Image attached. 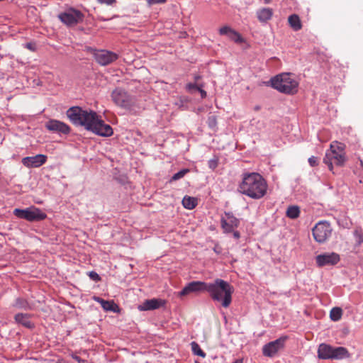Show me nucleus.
<instances>
[{"mask_svg": "<svg viewBox=\"0 0 363 363\" xmlns=\"http://www.w3.org/2000/svg\"><path fill=\"white\" fill-rule=\"evenodd\" d=\"M340 255L335 252L318 255L315 257L317 266L323 267L327 265H335L340 261Z\"/></svg>", "mask_w": 363, "mask_h": 363, "instance_id": "nucleus-13", "label": "nucleus"}, {"mask_svg": "<svg viewBox=\"0 0 363 363\" xmlns=\"http://www.w3.org/2000/svg\"><path fill=\"white\" fill-rule=\"evenodd\" d=\"M208 283L200 281H194L187 284L183 289L179 291V296H186L191 293H196L202 291H207V286Z\"/></svg>", "mask_w": 363, "mask_h": 363, "instance_id": "nucleus-15", "label": "nucleus"}, {"mask_svg": "<svg viewBox=\"0 0 363 363\" xmlns=\"http://www.w3.org/2000/svg\"><path fill=\"white\" fill-rule=\"evenodd\" d=\"M220 223L224 233H228L233 232L238 226L239 220L232 213L225 212V216L220 219Z\"/></svg>", "mask_w": 363, "mask_h": 363, "instance_id": "nucleus-14", "label": "nucleus"}, {"mask_svg": "<svg viewBox=\"0 0 363 363\" xmlns=\"http://www.w3.org/2000/svg\"><path fill=\"white\" fill-rule=\"evenodd\" d=\"M345 149V144L338 141H333L330 145V149L325 152L323 162L333 174V164L342 167L347 160Z\"/></svg>", "mask_w": 363, "mask_h": 363, "instance_id": "nucleus-4", "label": "nucleus"}, {"mask_svg": "<svg viewBox=\"0 0 363 363\" xmlns=\"http://www.w3.org/2000/svg\"><path fill=\"white\" fill-rule=\"evenodd\" d=\"M96 62L101 65L105 66L116 61L118 56L116 53L108 50H99L94 54Z\"/></svg>", "mask_w": 363, "mask_h": 363, "instance_id": "nucleus-16", "label": "nucleus"}, {"mask_svg": "<svg viewBox=\"0 0 363 363\" xmlns=\"http://www.w3.org/2000/svg\"><path fill=\"white\" fill-rule=\"evenodd\" d=\"M308 163L311 167H315L318 164V157L312 156L308 158Z\"/></svg>", "mask_w": 363, "mask_h": 363, "instance_id": "nucleus-35", "label": "nucleus"}, {"mask_svg": "<svg viewBox=\"0 0 363 363\" xmlns=\"http://www.w3.org/2000/svg\"><path fill=\"white\" fill-rule=\"evenodd\" d=\"M266 180L258 173H251V199L262 198L267 191Z\"/></svg>", "mask_w": 363, "mask_h": 363, "instance_id": "nucleus-7", "label": "nucleus"}, {"mask_svg": "<svg viewBox=\"0 0 363 363\" xmlns=\"http://www.w3.org/2000/svg\"><path fill=\"white\" fill-rule=\"evenodd\" d=\"M111 98L117 106L129 111H136L138 107L135 97L121 88L115 89L111 93Z\"/></svg>", "mask_w": 363, "mask_h": 363, "instance_id": "nucleus-5", "label": "nucleus"}, {"mask_svg": "<svg viewBox=\"0 0 363 363\" xmlns=\"http://www.w3.org/2000/svg\"><path fill=\"white\" fill-rule=\"evenodd\" d=\"M242 176L238 190L240 193L250 196V172H245Z\"/></svg>", "mask_w": 363, "mask_h": 363, "instance_id": "nucleus-22", "label": "nucleus"}, {"mask_svg": "<svg viewBox=\"0 0 363 363\" xmlns=\"http://www.w3.org/2000/svg\"><path fill=\"white\" fill-rule=\"evenodd\" d=\"M167 0H147V4L149 5H154V4H164Z\"/></svg>", "mask_w": 363, "mask_h": 363, "instance_id": "nucleus-37", "label": "nucleus"}, {"mask_svg": "<svg viewBox=\"0 0 363 363\" xmlns=\"http://www.w3.org/2000/svg\"><path fill=\"white\" fill-rule=\"evenodd\" d=\"M164 301L162 299L152 298L145 300L141 305L138 306V309L141 311L157 309L163 306Z\"/></svg>", "mask_w": 363, "mask_h": 363, "instance_id": "nucleus-19", "label": "nucleus"}, {"mask_svg": "<svg viewBox=\"0 0 363 363\" xmlns=\"http://www.w3.org/2000/svg\"><path fill=\"white\" fill-rule=\"evenodd\" d=\"M218 166V160L216 158L211 159L208 161V167L211 169H215Z\"/></svg>", "mask_w": 363, "mask_h": 363, "instance_id": "nucleus-34", "label": "nucleus"}, {"mask_svg": "<svg viewBox=\"0 0 363 363\" xmlns=\"http://www.w3.org/2000/svg\"><path fill=\"white\" fill-rule=\"evenodd\" d=\"M89 278L94 281H99L101 280L100 276L94 271H91L88 273Z\"/></svg>", "mask_w": 363, "mask_h": 363, "instance_id": "nucleus-33", "label": "nucleus"}, {"mask_svg": "<svg viewBox=\"0 0 363 363\" xmlns=\"http://www.w3.org/2000/svg\"><path fill=\"white\" fill-rule=\"evenodd\" d=\"M24 47L31 51H35L36 50V46L35 43H26L24 45Z\"/></svg>", "mask_w": 363, "mask_h": 363, "instance_id": "nucleus-36", "label": "nucleus"}, {"mask_svg": "<svg viewBox=\"0 0 363 363\" xmlns=\"http://www.w3.org/2000/svg\"><path fill=\"white\" fill-rule=\"evenodd\" d=\"M288 23L294 31L300 30L302 28L301 19L297 14H292L289 16L288 18Z\"/></svg>", "mask_w": 363, "mask_h": 363, "instance_id": "nucleus-25", "label": "nucleus"}, {"mask_svg": "<svg viewBox=\"0 0 363 363\" xmlns=\"http://www.w3.org/2000/svg\"><path fill=\"white\" fill-rule=\"evenodd\" d=\"M264 2L265 4H269L271 2V0H264Z\"/></svg>", "mask_w": 363, "mask_h": 363, "instance_id": "nucleus-43", "label": "nucleus"}, {"mask_svg": "<svg viewBox=\"0 0 363 363\" xmlns=\"http://www.w3.org/2000/svg\"><path fill=\"white\" fill-rule=\"evenodd\" d=\"M207 292L214 301L220 303L223 307L228 308L230 305L233 288L228 282L216 279L213 282L208 283Z\"/></svg>", "mask_w": 363, "mask_h": 363, "instance_id": "nucleus-2", "label": "nucleus"}, {"mask_svg": "<svg viewBox=\"0 0 363 363\" xmlns=\"http://www.w3.org/2000/svg\"><path fill=\"white\" fill-rule=\"evenodd\" d=\"M361 164H362V166L363 167V163H362V162L361 163Z\"/></svg>", "mask_w": 363, "mask_h": 363, "instance_id": "nucleus-48", "label": "nucleus"}, {"mask_svg": "<svg viewBox=\"0 0 363 363\" xmlns=\"http://www.w3.org/2000/svg\"><path fill=\"white\" fill-rule=\"evenodd\" d=\"M349 357V352L344 347H333L322 343L318 348V357L321 359H342Z\"/></svg>", "mask_w": 363, "mask_h": 363, "instance_id": "nucleus-6", "label": "nucleus"}, {"mask_svg": "<svg viewBox=\"0 0 363 363\" xmlns=\"http://www.w3.org/2000/svg\"><path fill=\"white\" fill-rule=\"evenodd\" d=\"M186 89L189 92L193 93L197 91L199 89V86H198L196 84L189 83L186 85Z\"/></svg>", "mask_w": 363, "mask_h": 363, "instance_id": "nucleus-31", "label": "nucleus"}, {"mask_svg": "<svg viewBox=\"0 0 363 363\" xmlns=\"http://www.w3.org/2000/svg\"><path fill=\"white\" fill-rule=\"evenodd\" d=\"M199 78H200V77H199V76H197V77H195V79H199Z\"/></svg>", "mask_w": 363, "mask_h": 363, "instance_id": "nucleus-45", "label": "nucleus"}, {"mask_svg": "<svg viewBox=\"0 0 363 363\" xmlns=\"http://www.w3.org/2000/svg\"><path fill=\"white\" fill-rule=\"evenodd\" d=\"M197 91H199L201 96V98H205L206 96V92L203 89L199 87V89H198Z\"/></svg>", "mask_w": 363, "mask_h": 363, "instance_id": "nucleus-40", "label": "nucleus"}, {"mask_svg": "<svg viewBox=\"0 0 363 363\" xmlns=\"http://www.w3.org/2000/svg\"><path fill=\"white\" fill-rule=\"evenodd\" d=\"M45 128L50 132L57 134L67 135L70 132L68 125L60 121L50 119L45 123Z\"/></svg>", "mask_w": 363, "mask_h": 363, "instance_id": "nucleus-12", "label": "nucleus"}, {"mask_svg": "<svg viewBox=\"0 0 363 363\" xmlns=\"http://www.w3.org/2000/svg\"><path fill=\"white\" fill-rule=\"evenodd\" d=\"M270 83L274 89L288 95L296 94L299 84L294 75L289 72L276 75L271 79Z\"/></svg>", "mask_w": 363, "mask_h": 363, "instance_id": "nucleus-3", "label": "nucleus"}, {"mask_svg": "<svg viewBox=\"0 0 363 363\" xmlns=\"http://www.w3.org/2000/svg\"><path fill=\"white\" fill-rule=\"evenodd\" d=\"M313 235L316 242H324L331 235L332 228L327 222H319L312 230Z\"/></svg>", "mask_w": 363, "mask_h": 363, "instance_id": "nucleus-10", "label": "nucleus"}, {"mask_svg": "<svg viewBox=\"0 0 363 363\" xmlns=\"http://www.w3.org/2000/svg\"><path fill=\"white\" fill-rule=\"evenodd\" d=\"M189 172V169H182L178 172L175 173L171 178L170 181H177L182 178H183L186 174H187Z\"/></svg>", "mask_w": 363, "mask_h": 363, "instance_id": "nucleus-30", "label": "nucleus"}, {"mask_svg": "<svg viewBox=\"0 0 363 363\" xmlns=\"http://www.w3.org/2000/svg\"><path fill=\"white\" fill-rule=\"evenodd\" d=\"M208 125L211 128H214L217 125L216 118L211 116L208 118Z\"/></svg>", "mask_w": 363, "mask_h": 363, "instance_id": "nucleus-32", "label": "nucleus"}, {"mask_svg": "<svg viewBox=\"0 0 363 363\" xmlns=\"http://www.w3.org/2000/svg\"><path fill=\"white\" fill-rule=\"evenodd\" d=\"M72 358L76 360L78 363H86V361L85 359H82L79 356L74 354H72L71 355Z\"/></svg>", "mask_w": 363, "mask_h": 363, "instance_id": "nucleus-38", "label": "nucleus"}, {"mask_svg": "<svg viewBox=\"0 0 363 363\" xmlns=\"http://www.w3.org/2000/svg\"><path fill=\"white\" fill-rule=\"evenodd\" d=\"M233 235H234V237H235V238H238L240 237L239 233H238V232H237V231H236V232H234Z\"/></svg>", "mask_w": 363, "mask_h": 363, "instance_id": "nucleus-41", "label": "nucleus"}, {"mask_svg": "<svg viewBox=\"0 0 363 363\" xmlns=\"http://www.w3.org/2000/svg\"><path fill=\"white\" fill-rule=\"evenodd\" d=\"M58 18L67 26H74L84 21V15L79 10L69 8L58 15Z\"/></svg>", "mask_w": 363, "mask_h": 363, "instance_id": "nucleus-9", "label": "nucleus"}, {"mask_svg": "<svg viewBox=\"0 0 363 363\" xmlns=\"http://www.w3.org/2000/svg\"><path fill=\"white\" fill-rule=\"evenodd\" d=\"M13 214L19 218L30 222L40 221L47 218L45 213L36 207L27 208L26 209L16 208Z\"/></svg>", "mask_w": 363, "mask_h": 363, "instance_id": "nucleus-8", "label": "nucleus"}, {"mask_svg": "<svg viewBox=\"0 0 363 363\" xmlns=\"http://www.w3.org/2000/svg\"><path fill=\"white\" fill-rule=\"evenodd\" d=\"M287 337H281L274 341H272L263 347L262 352L264 356L274 357L278 352L283 350Z\"/></svg>", "mask_w": 363, "mask_h": 363, "instance_id": "nucleus-11", "label": "nucleus"}, {"mask_svg": "<svg viewBox=\"0 0 363 363\" xmlns=\"http://www.w3.org/2000/svg\"><path fill=\"white\" fill-rule=\"evenodd\" d=\"M94 300L100 303L101 306L106 311L116 312L117 308H118L113 301H106L99 296H94Z\"/></svg>", "mask_w": 363, "mask_h": 363, "instance_id": "nucleus-21", "label": "nucleus"}, {"mask_svg": "<svg viewBox=\"0 0 363 363\" xmlns=\"http://www.w3.org/2000/svg\"><path fill=\"white\" fill-rule=\"evenodd\" d=\"M191 347L192 352L195 355H198L201 357H206V353L201 350V348L200 347L199 345L197 342H196L194 341L191 342Z\"/></svg>", "mask_w": 363, "mask_h": 363, "instance_id": "nucleus-29", "label": "nucleus"}, {"mask_svg": "<svg viewBox=\"0 0 363 363\" xmlns=\"http://www.w3.org/2000/svg\"><path fill=\"white\" fill-rule=\"evenodd\" d=\"M342 315V310L340 308L335 307L332 308L330 313V317L332 320L337 321L341 319Z\"/></svg>", "mask_w": 363, "mask_h": 363, "instance_id": "nucleus-28", "label": "nucleus"}, {"mask_svg": "<svg viewBox=\"0 0 363 363\" xmlns=\"http://www.w3.org/2000/svg\"><path fill=\"white\" fill-rule=\"evenodd\" d=\"M197 204V199L194 197L186 196L182 199V205L186 209H194Z\"/></svg>", "mask_w": 363, "mask_h": 363, "instance_id": "nucleus-26", "label": "nucleus"}, {"mask_svg": "<svg viewBox=\"0 0 363 363\" xmlns=\"http://www.w3.org/2000/svg\"><path fill=\"white\" fill-rule=\"evenodd\" d=\"M67 116L75 125L84 126L86 130L91 131L102 137L113 135V128L101 119L95 111H87L79 106H73L67 111Z\"/></svg>", "mask_w": 363, "mask_h": 363, "instance_id": "nucleus-1", "label": "nucleus"}, {"mask_svg": "<svg viewBox=\"0 0 363 363\" xmlns=\"http://www.w3.org/2000/svg\"><path fill=\"white\" fill-rule=\"evenodd\" d=\"M214 251L216 252L217 253H218L217 251H218V249H214Z\"/></svg>", "mask_w": 363, "mask_h": 363, "instance_id": "nucleus-46", "label": "nucleus"}, {"mask_svg": "<svg viewBox=\"0 0 363 363\" xmlns=\"http://www.w3.org/2000/svg\"><path fill=\"white\" fill-rule=\"evenodd\" d=\"M12 306L15 308L25 311L32 309L31 304L28 301L27 299L22 297L16 298L13 303Z\"/></svg>", "mask_w": 363, "mask_h": 363, "instance_id": "nucleus-23", "label": "nucleus"}, {"mask_svg": "<svg viewBox=\"0 0 363 363\" xmlns=\"http://www.w3.org/2000/svg\"><path fill=\"white\" fill-rule=\"evenodd\" d=\"M97 1L101 4L112 5L116 0H97Z\"/></svg>", "mask_w": 363, "mask_h": 363, "instance_id": "nucleus-39", "label": "nucleus"}, {"mask_svg": "<svg viewBox=\"0 0 363 363\" xmlns=\"http://www.w3.org/2000/svg\"><path fill=\"white\" fill-rule=\"evenodd\" d=\"M46 161L47 156L43 154H39L35 156L23 157L21 162L28 168H37L44 164Z\"/></svg>", "mask_w": 363, "mask_h": 363, "instance_id": "nucleus-17", "label": "nucleus"}, {"mask_svg": "<svg viewBox=\"0 0 363 363\" xmlns=\"http://www.w3.org/2000/svg\"><path fill=\"white\" fill-rule=\"evenodd\" d=\"M361 242H362V238L359 236L358 242L360 243Z\"/></svg>", "mask_w": 363, "mask_h": 363, "instance_id": "nucleus-44", "label": "nucleus"}, {"mask_svg": "<svg viewBox=\"0 0 363 363\" xmlns=\"http://www.w3.org/2000/svg\"><path fill=\"white\" fill-rule=\"evenodd\" d=\"M31 315L29 313H18L14 316L15 322L28 329H33L35 324L30 321Z\"/></svg>", "mask_w": 363, "mask_h": 363, "instance_id": "nucleus-20", "label": "nucleus"}, {"mask_svg": "<svg viewBox=\"0 0 363 363\" xmlns=\"http://www.w3.org/2000/svg\"><path fill=\"white\" fill-rule=\"evenodd\" d=\"M218 33L220 35L226 36L229 40L237 44L245 43V39L235 30L228 26H224L219 28Z\"/></svg>", "mask_w": 363, "mask_h": 363, "instance_id": "nucleus-18", "label": "nucleus"}, {"mask_svg": "<svg viewBox=\"0 0 363 363\" xmlns=\"http://www.w3.org/2000/svg\"><path fill=\"white\" fill-rule=\"evenodd\" d=\"M214 251L216 252L217 253H218L217 251H218V249H214Z\"/></svg>", "mask_w": 363, "mask_h": 363, "instance_id": "nucleus-47", "label": "nucleus"}, {"mask_svg": "<svg viewBox=\"0 0 363 363\" xmlns=\"http://www.w3.org/2000/svg\"><path fill=\"white\" fill-rule=\"evenodd\" d=\"M273 11L269 8H263L257 11V17L260 22H267L271 19Z\"/></svg>", "mask_w": 363, "mask_h": 363, "instance_id": "nucleus-24", "label": "nucleus"}, {"mask_svg": "<svg viewBox=\"0 0 363 363\" xmlns=\"http://www.w3.org/2000/svg\"><path fill=\"white\" fill-rule=\"evenodd\" d=\"M301 213L300 208L296 205L289 206L286 211V216L291 219H296Z\"/></svg>", "mask_w": 363, "mask_h": 363, "instance_id": "nucleus-27", "label": "nucleus"}, {"mask_svg": "<svg viewBox=\"0 0 363 363\" xmlns=\"http://www.w3.org/2000/svg\"><path fill=\"white\" fill-rule=\"evenodd\" d=\"M233 363H242V360L240 359H236L234 362Z\"/></svg>", "mask_w": 363, "mask_h": 363, "instance_id": "nucleus-42", "label": "nucleus"}]
</instances>
